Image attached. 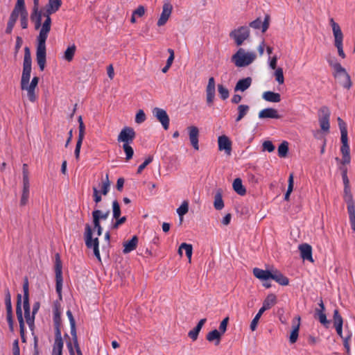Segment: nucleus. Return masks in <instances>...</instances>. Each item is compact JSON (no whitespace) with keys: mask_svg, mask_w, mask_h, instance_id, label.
Here are the masks:
<instances>
[{"mask_svg":"<svg viewBox=\"0 0 355 355\" xmlns=\"http://www.w3.org/2000/svg\"><path fill=\"white\" fill-rule=\"evenodd\" d=\"M260 119H280L281 116L278 114V111L274 108H266L259 112Z\"/></svg>","mask_w":355,"mask_h":355,"instance_id":"5701e85b","label":"nucleus"},{"mask_svg":"<svg viewBox=\"0 0 355 355\" xmlns=\"http://www.w3.org/2000/svg\"><path fill=\"white\" fill-rule=\"evenodd\" d=\"M172 10L173 6L170 3L167 2L164 3L162 14L157 21L158 26H162L167 22L171 15Z\"/></svg>","mask_w":355,"mask_h":355,"instance_id":"dca6fc26","label":"nucleus"},{"mask_svg":"<svg viewBox=\"0 0 355 355\" xmlns=\"http://www.w3.org/2000/svg\"><path fill=\"white\" fill-rule=\"evenodd\" d=\"M112 212H113V218H118L121 216V208L119 203L117 200H114L112 202Z\"/></svg>","mask_w":355,"mask_h":355,"instance_id":"13d9d810","label":"nucleus"},{"mask_svg":"<svg viewBox=\"0 0 355 355\" xmlns=\"http://www.w3.org/2000/svg\"><path fill=\"white\" fill-rule=\"evenodd\" d=\"M189 211V205L187 201H184L182 205L178 208L177 213L178 214L179 216H183L184 214H186Z\"/></svg>","mask_w":355,"mask_h":355,"instance_id":"6e6d98bb","label":"nucleus"},{"mask_svg":"<svg viewBox=\"0 0 355 355\" xmlns=\"http://www.w3.org/2000/svg\"><path fill=\"white\" fill-rule=\"evenodd\" d=\"M252 272L255 277L262 281H267L270 279L272 274V270H263L259 268H254Z\"/></svg>","mask_w":355,"mask_h":355,"instance_id":"bb28decb","label":"nucleus"},{"mask_svg":"<svg viewBox=\"0 0 355 355\" xmlns=\"http://www.w3.org/2000/svg\"><path fill=\"white\" fill-rule=\"evenodd\" d=\"M31 19L35 23V28H42V12L39 10L38 7L33 8V12L31 15Z\"/></svg>","mask_w":355,"mask_h":355,"instance_id":"cd10ccee","label":"nucleus"},{"mask_svg":"<svg viewBox=\"0 0 355 355\" xmlns=\"http://www.w3.org/2000/svg\"><path fill=\"white\" fill-rule=\"evenodd\" d=\"M347 211L352 225V229L354 231H355V203L348 204Z\"/></svg>","mask_w":355,"mask_h":355,"instance_id":"ea45409f","label":"nucleus"},{"mask_svg":"<svg viewBox=\"0 0 355 355\" xmlns=\"http://www.w3.org/2000/svg\"><path fill=\"white\" fill-rule=\"evenodd\" d=\"M230 37L234 40L236 46H241L250 37V29L245 26H240L232 31L230 33Z\"/></svg>","mask_w":355,"mask_h":355,"instance_id":"0eeeda50","label":"nucleus"},{"mask_svg":"<svg viewBox=\"0 0 355 355\" xmlns=\"http://www.w3.org/2000/svg\"><path fill=\"white\" fill-rule=\"evenodd\" d=\"M334 327L343 326V320L338 309H335L334 311Z\"/></svg>","mask_w":355,"mask_h":355,"instance_id":"3c124183","label":"nucleus"},{"mask_svg":"<svg viewBox=\"0 0 355 355\" xmlns=\"http://www.w3.org/2000/svg\"><path fill=\"white\" fill-rule=\"evenodd\" d=\"M62 5V0H49L46 6V11L49 14H53L57 12Z\"/></svg>","mask_w":355,"mask_h":355,"instance_id":"2f4dec72","label":"nucleus"},{"mask_svg":"<svg viewBox=\"0 0 355 355\" xmlns=\"http://www.w3.org/2000/svg\"><path fill=\"white\" fill-rule=\"evenodd\" d=\"M300 321L301 318L300 315H296L292 322V331L291 332L290 336H289V342L291 344H294L296 343L298 338L299 335V330L300 327Z\"/></svg>","mask_w":355,"mask_h":355,"instance_id":"f3484780","label":"nucleus"},{"mask_svg":"<svg viewBox=\"0 0 355 355\" xmlns=\"http://www.w3.org/2000/svg\"><path fill=\"white\" fill-rule=\"evenodd\" d=\"M252 80L250 77H248V78L239 80L235 85L234 92L245 91L250 87V85L252 84Z\"/></svg>","mask_w":355,"mask_h":355,"instance_id":"c85d7f7f","label":"nucleus"},{"mask_svg":"<svg viewBox=\"0 0 355 355\" xmlns=\"http://www.w3.org/2000/svg\"><path fill=\"white\" fill-rule=\"evenodd\" d=\"M207 321V319L206 318H202L201 319L198 323L197 324V325L196 326L195 328H193L192 330H191L189 334H188V336L190 338L192 339V340L195 341L198 339V334L202 327V326L204 325V324Z\"/></svg>","mask_w":355,"mask_h":355,"instance_id":"c756f323","label":"nucleus"},{"mask_svg":"<svg viewBox=\"0 0 355 355\" xmlns=\"http://www.w3.org/2000/svg\"><path fill=\"white\" fill-rule=\"evenodd\" d=\"M180 248H184L185 250L186 256L189 259V262H191V256H192V252H193V247L191 244H188L186 243H182L180 245Z\"/></svg>","mask_w":355,"mask_h":355,"instance_id":"603ef678","label":"nucleus"},{"mask_svg":"<svg viewBox=\"0 0 355 355\" xmlns=\"http://www.w3.org/2000/svg\"><path fill=\"white\" fill-rule=\"evenodd\" d=\"M153 159V157L151 156V155H149L146 159L145 161L141 164L139 166L138 168H137V173L138 174H140L142 171L150 164L152 162Z\"/></svg>","mask_w":355,"mask_h":355,"instance_id":"680f3d73","label":"nucleus"},{"mask_svg":"<svg viewBox=\"0 0 355 355\" xmlns=\"http://www.w3.org/2000/svg\"><path fill=\"white\" fill-rule=\"evenodd\" d=\"M76 47L74 44L71 46H69L66 51H64V58L68 62H70L73 60Z\"/></svg>","mask_w":355,"mask_h":355,"instance_id":"a18cd8bd","label":"nucleus"},{"mask_svg":"<svg viewBox=\"0 0 355 355\" xmlns=\"http://www.w3.org/2000/svg\"><path fill=\"white\" fill-rule=\"evenodd\" d=\"M20 23L22 28L26 29L28 27V12L24 10L22 13H19Z\"/></svg>","mask_w":355,"mask_h":355,"instance_id":"bf43d9fd","label":"nucleus"},{"mask_svg":"<svg viewBox=\"0 0 355 355\" xmlns=\"http://www.w3.org/2000/svg\"><path fill=\"white\" fill-rule=\"evenodd\" d=\"M22 173H23V184H30L29 183V173L28 170V165L26 164H24L22 166Z\"/></svg>","mask_w":355,"mask_h":355,"instance_id":"338daca9","label":"nucleus"},{"mask_svg":"<svg viewBox=\"0 0 355 355\" xmlns=\"http://www.w3.org/2000/svg\"><path fill=\"white\" fill-rule=\"evenodd\" d=\"M221 336L222 334L218 330L214 329L207 334L206 338L209 342L215 341V345H218L221 340Z\"/></svg>","mask_w":355,"mask_h":355,"instance_id":"72a5a7b5","label":"nucleus"},{"mask_svg":"<svg viewBox=\"0 0 355 355\" xmlns=\"http://www.w3.org/2000/svg\"><path fill=\"white\" fill-rule=\"evenodd\" d=\"M320 112L322 113V116L319 117V123L321 130L323 132H329L330 128L329 118L330 112L327 107H322L320 110Z\"/></svg>","mask_w":355,"mask_h":355,"instance_id":"9b49d317","label":"nucleus"},{"mask_svg":"<svg viewBox=\"0 0 355 355\" xmlns=\"http://www.w3.org/2000/svg\"><path fill=\"white\" fill-rule=\"evenodd\" d=\"M218 92L223 100H225L229 97V90L223 85H218Z\"/></svg>","mask_w":355,"mask_h":355,"instance_id":"5fc2aeb1","label":"nucleus"},{"mask_svg":"<svg viewBox=\"0 0 355 355\" xmlns=\"http://www.w3.org/2000/svg\"><path fill=\"white\" fill-rule=\"evenodd\" d=\"M293 179H294L293 174L291 173L290 175H289V178H288V184L287 191L285 193V196H284V199L286 200H289L290 195H291V192L293 190V185H294V180H293Z\"/></svg>","mask_w":355,"mask_h":355,"instance_id":"8fccbe9b","label":"nucleus"},{"mask_svg":"<svg viewBox=\"0 0 355 355\" xmlns=\"http://www.w3.org/2000/svg\"><path fill=\"white\" fill-rule=\"evenodd\" d=\"M254 52H246L244 49L240 48L232 56L231 60L237 67H245L252 64L256 59Z\"/></svg>","mask_w":355,"mask_h":355,"instance_id":"7ed1b4c3","label":"nucleus"},{"mask_svg":"<svg viewBox=\"0 0 355 355\" xmlns=\"http://www.w3.org/2000/svg\"><path fill=\"white\" fill-rule=\"evenodd\" d=\"M275 80L279 85L284 83V72L282 68H277L275 72Z\"/></svg>","mask_w":355,"mask_h":355,"instance_id":"4d7b16f0","label":"nucleus"},{"mask_svg":"<svg viewBox=\"0 0 355 355\" xmlns=\"http://www.w3.org/2000/svg\"><path fill=\"white\" fill-rule=\"evenodd\" d=\"M338 126L340 130L341 136L347 135V129L345 122L340 118L338 117Z\"/></svg>","mask_w":355,"mask_h":355,"instance_id":"052dcab7","label":"nucleus"},{"mask_svg":"<svg viewBox=\"0 0 355 355\" xmlns=\"http://www.w3.org/2000/svg\"><path fill=\"white\" fill-rule=\"evenodd\" d=\"M67 315L69 320V322H70V327H71V336H75V335H77L76 334V321H75V319L73 316V314L71 313V311H67Z\"/></svg>","mask_w":355,"mask_h":355,"instance_id":"de8ad7c7","label":"nucleus"},{"mask_svg":"<svg viewBox=\"0 0 355 355\" xmlns=\"http://www.w3.org/2000/svg\"><path fill=\"white\" fill-rule=\"evenodd\" d=\"M84 239L87 248L93 249L94 256L101 262V258L99 251V239L98 237L93 238V230L91 225L88 223L85 225Z\"/></svg>","mask_w":355,"mask_h":355,"instance_id":"20e7f679","label":"nucleus"},{"mask_svg":"<svg viewBox=\"0 0 355 355\" xmlns=\"http://www.w3.org/2000/svg\"><path fill=\"white\" fill-rule=\"evenodd\" d=\"M18 17H19L16 16L15 14H10V16L7 24L6 33L10 34L12 33L13 27L15 26V24Z\"/></svg>","mask_w":355,"mask_h":355,"instance_id":"37998d69","label":"nucleus"},{"mask_svg":"<svg viewBox=\"0 0 355 355\" xmlns=\"http://www.w3.org/2000/svg\"><path fill=\"white\" fill-rule=\"evenodd\" d=\"M146 117L144 112L142 110H139L135 116V122L138 124L142 123L145 121Z\"/></svg>","mask_w":355,"mask_h":355,"instance_id":"e2e57ef3","label":"nucleus"},{"mask_svg":"<svg viewBox=\"0 0 355 355\" xmlns=\"http://www.w3.org/2000/svg\"><path fill=\"white\" fill-rule=\"evenodd\" d=\"M218 149L222 151L224 150L228 155L232 152V141L226 135H222L218 138Z\"/></svg>","mask_w":355,"mask_h":355,"instance_id":"a211bd4d","label":"nucleus"},{"mask_svg":"<svg viewBox=\"0 0 355 355\" xmlns=\"http://www.w3.org/2000/svg\"><path fill=\"white\" fill-rule=\"evenodd\" d=\"M16 315H17V320L19 321L20 335H21V338L23 340H24L25 324H24V318H23V315H22L21 294L17 295V304H16Z\"/></svg>","mask_w":355,"mask_h":355,"instance_id":"ddd939ff","label":"nucleus"},{"mask_svg":"<svg viewBox=\"0 0 355 355\" xmlns=\"http://www.w3.org/2000/svg\"><path fill=\"white\" fill-rule=\"evenodd\" d=\"M342 146L340 148V151L343 155V159L341 163L343 164H348L350 163L351 157L349 153V146L348 144V137L347 135L341 136L340 137Z\"/></svg>","mask_w":355,"mask_h":355,"instance_id":"4468645a","label":"nucleus"},{"mask_svg":"<svg viewBox=\"0 0 355 355\" xmlns=\"http://www.w3.org/2000/svg\"><path fill=\"white\" fill-rule=\"evenodd\" d=\"M153 114L161 123L163 128L167 130L169 128L170 119L166 111L162 108L155 107L153 110Z\"/></svg>","mask_w":355,"mask_h":355,"instance_id":"9d476101","label":"nucleus"},{"mask_svg":"<svg viewBox=\"0 0 355 355\" xmlns=\"http://www.w3.org/2000/svg\"><path fill=\"white\" fill-rule=\"evenodd\" d=\"M266 311H264L263 309H260L258 311V313H257V315L254 316V318H253V320H252L251 322V324H250V329L254 331L256 329H257V324H258V322H259V320L261 316V315L265 312Z\"/></svg>","mask_w":355,"mask_h":355,"instance_id":"09e8293b","label":"nucleus"},{"mask_svg":"<svg viewBox=\"0 0 355 355\" xmlns=\"http://www.w3.org/2000/svg\"><path fill=\"white\" fill-rule=\"evenodd\" d=\"M61 313L60 311V304L56 302L54 303L53 306V322L55 326V334L58 332H61L60 331V323H61Z\"/></svg>","mask_w":355,"mask_h":355,"instance_id":"4be33fe9","label":"nucleus"},{"mask_svg":"<svg viewBox=\"0 0 355 355\" xmlns=\"http://www.w3.org/2000/svg\"><path fill=\"white\" fill-rule=\"evenodd\" d=\"M214 207L216 210H221L224 207L223 191L221 189H218L214 196Z\"/></svg>","mask_w":355,"mask_h":355,"instance_id":"f704fd0d","label":"nucleus"},{"mask_svg":"<svg viewBox=\"0 0 355 355\" xmlns=\"http://www.w3.org/2000/svg\"><path fill=\"white\" fill-rule=\"evenodd\" d=\"M329 23L332 27V31L334 36V45L338 49V55L342 58H345V54L343 49V34L340 27L338 24L334 21L333 18L330 19Z\"/></svg>","mask_w":355,"mask_h":355,"instance_id":"423d86ee","label":"nucleus"},{"mask_svg":"<svg viewBox=\"0 0 355 355\" xmlns=\"http://www.w3.org/2000/svg\"><path fill=\"white\" fill-rule=\"evenodd\" d=\"M216 95V84L214 77H210L206 87V102L208 106L213 105Z\"/></svg>","mask_w":355,"mask_h":355,"instance_id":"f8f14e48","label":"nucleus"},{"mask_svg":"<svg viewBox=\"0 0 355 355\" xmlns=\"http://www.w3.org/2000/svg\"><path fill=\"white\" fill-rule=\"evenodd\" d=\"M138 238L137 236H134L131 240L128 241L123 243V252L124 254H128L132 250H135L137 246Z\"/></svg>","mask_w":355,"mask_h":355,"instance_id":"7c9ffc66","label":"nucleus"},{"mask_svg":"<svg viewBox=\"0 0 355 355\" xmlns=\"http://www.w3.org/2000/svg\"><path fill=\"white\" fill-rule=\"evenodd\" d=\"M288 152V143L284 141L278 147V155L280 157H286Z\"/></svg>","mask_w":355,"mask_h":355,"instance_id":"c03bdc74","label":"nucleus"},{"mask_svg":"<svg viewBox=\"0 0 355 355\" xmlns=\"http://www.w3.org/2000/svg\"><path fill=\"white\" fill-rule=\"evenodd\" d=\"M189 141L192 147L196 150H199V129L198 127L191 125L187 127Z\"/></svg>","mask_w":355,"mask_h":355,"instance_id":"2eb2a0df","label":"nucleus"},{"mask_svg":"<svg viewBox=\"0 0 355 355\" xmlns=\"http://www.w3.org/2000/svg\"><path fill=\"white\" fill-rule=\"evenodd\" d=\"M270 279L282 286H287L289 283L288 279L277 270H272Z\"/></svg>","mask_w":355,"mask_h":355,"instance_id":"a878e982","label":"nucleus"},{"mask_svg":"<svg viewBox=\"0 0 355 355\" xmlns=\"http://www.w3.org/2000/svg\"><path fill=\"white\" fill-rule=\"evenodd\" d=\"M5 304L6 312L12 311L11 295L8 289H6L5 293Z\"/></svg>","mask_w":355,"mask_h":355,"instance_id":"864d4df0","label":"nucleus"},{"mask_svg":"<svg viewBox=\"0 0 355 355\" xmlns=\"http://www.w3.org/2000/svg\"><path fill=\"white\" fill-rule=\"evenodd\" d=\"M55 289L60 300H62V264L60 254L57 253L55 256Z\"/></svg>","mask_w":355,"mask_h":355,"instance_id":"6e6552de","label":"nucleus"},{"mask_svg":"<svg viewBox=\"0 0 355 355\" xmlns=\"http://www.w3.org/2000/svg\"><path fill=\"white\" fill-rule=\"evenodd\" d=\"M299 250L300 252L301 257L304 260H308L311 262H313L312 257V247L307 243H302L299 245Z\"/></svg>","mask_w":355,"mask_h":355,"instance_id":"aec40b11","label":"nucleus"},{"mask_svg":"<svg viewBox=\"0 0 355 355\" xmlns=\"http://www.w3.org/2000/svg\"><path fill=\"white\" fill-rule=\"evenodd\" d=\"M262 97L265 101L272 103H279L281 101V96L279 93L270 91L263 92Z\"/></svg>","mask_w":355,"mask_h":355,"instance_id":"473e14b6","label":"nucleus"},{"mask_svg":"<svg viewBox=\"0 0 355 355\" xmlns=\"http://www.w3.org/2000/svg\"><path fill=\"white\" fill-rule=\"evenodd\" d=\"M276 295L273 293H270L264 300L261 309H263L264 311L270 309L272 306H274L276 304Z\"/></svg>","mask_w":355,"mask_h":355,"instance_id":"c9c22d12","label":"nucleus"},{"mask_svg":"<svg viewBox=\"0 0 355 355\" xmlns=\"http://www.w3.org/2000/svg\"><path fill=\"white\" fill-rule=\"evenodd\" d=\"M263 150H266L269 153L274 151L275 146L270 141H265L262 144Z\"/></svg>","mask_w":355,"mask_h":355,"instance_id":"774afa93","label":"nucleus"},{"mask_svg":"<svg viewBox=\"0 0 355 355\" xmlns=\"http://www.w3.org/2000/svg\"><path fill=\"white\" fill-rule=\"evenodd\" d=\"M269 22L270 16L266 15L263 21H262L261 19L259 17L257 18L255 20L252 21V22H250L249 26L250 27L254 29H259L260 28H261L262 33H265L269 27Z\"/></svg>","mask_w":355,"mask_h":355,"instance_id":"6ab92c4d","label":"nucleus"},{"mask_svg":"<svg viewBox=\"0 0 355 355\" xmlns=\"http://www.w3.org/2000/svg\"><path fill=\"white\" fill-rule=\"evenodd\" d=\"M23 291H24V312H27L30 311V304H29V290H28V278L25 277L23 284Z\"/></svg>","mask_w":355,"mask_h":355,"instance_id":"393cba45","label":"nucleus"},{"mask_svg":"<svg viewBox=\"0 0 355 355\" xmlns=\"http://www.w3.org/2000/svg\"><path fill=\"white\" fill-rule=\"evenodd\" d=\"M122 148L125 154V160H130L134 155V150L132 147L130 146V144H123Z\"/></svg>","mask_w":355,"mask_h":355,"instance_id":"49530a36","label":"nucleus"},{"mask_svg":"<svg viewBox=\"0 0 355 355\" xmlns=\"http://www.w3.org/2000/svg\"><path fill=\"white\" fill-rule=\"evenodd\" d=\"M30 184H23L22 193L20 199V206H25L29 198Z\"/></svg>","mask_w":355,"mask_h":355,"instance_id":"4c0bfd02","label":"nucleus"},{"mask_svg":"<svg viewBox=\"0 0 355 355\" xmlns=\"http://www.w3.org/2000/svg\"><path fill=\"white\" fill-rule=\"evenodd\" d=\"M24 10H26L24 0H17L11 14H15L16 16L19 17V13H22Z\"/></svg>","mask_w":355,"mask_h":355,"instance_id":"79ce46f5","label":"nucleus"},{"mask_svg":"<svg viewBox=\"0 0 355 355\" xmlns=\"http://www.w3.org/2000/svg\"><path fill=\"white\" fill-rule=\"evenodd\" d=\"M316 313L318 315V319L321 324L326 325L329 323V322L327 319V316L326 314L324 313V311L316 309Z\"/></svg>","mask_w":355,"mask_h":355,"instance_id":"69168bd1","label":"nucleus"},{"mask_svg":"<svg viewBox=\"0 0 355 355\" xmlns=\"http://www.w3.org/2000/svg\"><path fill=\"white\" fill-rule=\"evenodd\" d=\"M136 137V132L131 127L125 126L119 132L117 137V141L123 144H130Z\"/></svg>","mask_w":355,"mask_h":355,"instance_id":"1a4fd4ad","label":"nucleus"},{"mask_svg":"<svg viewBox=\"0 0 355 355\" xmlns=\"http://www.w3.org/2000/svg\"><path fill=\"white\" fill-rule=\"evenodd\" d=\"M233 189L239 195L244 196L246 193V189L242 184L241 178H236L232 184Z\"/></svg>","mask_w":355,"mask_h":355,"instance_id":"e433bc0d","label":"nucleus"},{"mask_svg":"<svg viewBox=\"0 0 355 355\" xmlns=\"http://www.w3.org/2000/svg\"><path fill=\"white\" fill-rule=\"evenodd\" d=\"M250 107L248 105H240L237 107L238 116L236 118V121H240L248 112Z\"/></svg>","mask_w":355,"mask_h":355,"instance_id":"a19ab883","label":"nucleus"},{"mask_svg":"<svg viewBox=\"0 0 355 355\" xmlns=\"http://www.w3.org/2000/svg\"><path fill=\"white\" fill-rule=\"evenodd\" d=\"M334 69V77L338 80L340 85L347 89H349L352 83L350 76L346 69L338 62L331 64Z\"/></svg>","mask_w":355,"mask_h":355,"instance_id":"39448f33","label":"nucleus"},{"mask_svg":"<svg viewBox=\"0 0 355 355\" xmlns=\"http://www.w3.org/2000/svg\"><path fill=\"white\" fill-rule=\"evenodd\" d=\"M110 215V210L107 209L105 211H103L100 209H96L92 212V218L93 220L96 218L98 221L101 222V220H105L108 218Z\"/></svg>","mask_w":355,"mask_h":355,"instance_id":"58836bf2","label":"nucleus"},{"mask_svg":"<svg viewBox=\"0 0 355 355\" xmlns=\"http://www.w3.org/2000/svg\"><path fill=\"white\" fill-rule=\"evenodd\" d=\"M110 187V182L108 178V174H107V181H103L101 187V193L104 196H106L109 192Z\"/></svg>","mask_w":355,"mask_h":355,"instance_id":"0e129e2a","label":"nucleus"},{"mask_svg":"<svg viewBox=\"0 0 355 355\" xmlns=\"http://www.w3.org/2000/svg\"><path fill=\"white\" fill-rule=\"evenodd\" d=\"M55 342L53 347L52 355H62L63 341L61 332L55 334Z\"/></svg>","mask_w":355,"mask_h":355,"instance_id":"412c9836","label":"nucleus"},{"mask_svg":"<svg viewBox=\"0 0 355 355\" xmlns=\"http://www.w3.org/2000/svg\"><path fill=\"white\" fill-rule=\"evenodd\" d=\"M72 340L74 345V348L72 346L71 342L67 343V347L70 355H83L81 349L80 348L77 335L72 336Z\"/></svg>","mask_w":355,"mask_h":355,"instance_id":"b1692460","label":"nucleus"},{"mask_svg":"<svg viewBox=\"0 0 355 355\" xmlns=\"http://www.w3.org/2000/svg\"><path fill=\"white\" fill-rule=\"evenodd\" d=\"M32 58L29 47L24 48V57L23 62V71L21 78L20 86L21 90L27 92V96L28 100L33 103L37 99L35 94V89L39 83V78L35 76L32 78L31 82L29 83L31 73L32 69Z\"/></svg>","mask_w":355,"mask_h":355,"instance_id":"f257e3e1","label":"nucleus"},{"mask_svg":"<svg viewBox=\"0 0 355 355\" xmlns=\"http://www.w3.org/2000/svg\"><path fill=\"white\" fill-rule=\"evenodd\" d=\"M51 15L48 11L44 12L45 20L40 28L39 35L37 37L36 60L41 71H43L46 64V41L51 27Z\"/></svg>","mask_w":355,"mask_h":355,"instance_id":"f03ea898","label":"nucleus"}]
</instances>
